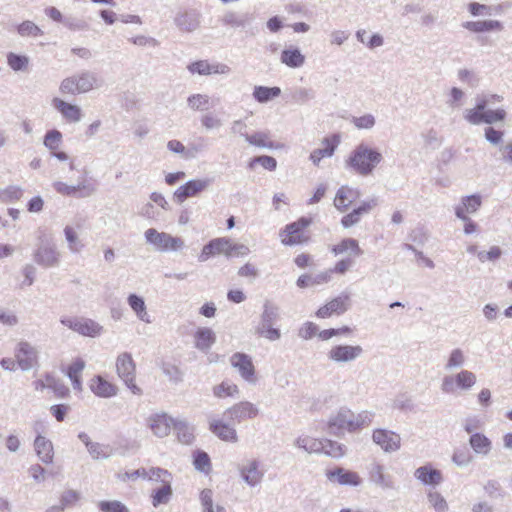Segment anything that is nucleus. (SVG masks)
<instances>
[{
  "label": "nucleus",
  "mask_w": 512,
  "mask_h": 512,
  "mask_svg": "<svg viewBox=\"0 0 512 512\" xmlns=\"http://www.w3.org/2000/svg\"><path fill=\"white\" fill-rule=\"evenodd\" d=\"M382 159V154L378 150L365 143H360L350 153L346 160V166L360 176H368L372 174Z\"/></svg>",
  "instance_id": "nucleus-1"
},
{
  "label": "nucleus",
  "mask_w": 512,
  "mask_h": 512,
  "mask_svg": "<svg viewBox=\"0 0 512 512\" xmlns=\"http://www.w3.org/2000/svg\"><path fill=\"white\" fill-rule=\"evenodd\" d=\"M98 87L96 74L89 70L81 71L62 80L59 90L63 94L78 95Z\"/></svg>",
  "instance_id": "nucleus-2"
},
{
  "label": "nucleus",
  "mask_w": 512,
  "mask_h": 512,
  "mask_svg": "<svg viewBox=\"0 0 512 512\" xmlns=\"http://www.w3.org/2000/svg\"><path fill=\"white\" fill-rule=\"evenodd\" d=\"M148 244L160 252L179 251L184 247V241L180 237H174L166 232H159L154 228H149L144 233Z\"/></svg>",
  "instance_id": "nucleus-3"
},
{
  "label": "nucleus",
  "mask_w": 512,
  "mask_h": 512,
  "mask_svg": "<svg viewBox=\"0 0 512 512\" xmlns=\"http://www.w3.org/2000/svg\"><path fill=\"white\" fill-rule=\"evenodd\" d=\"M61 253L54 242L49 239H41L33 253V260L44 268L57 267L60 264Z\"/></svg>",
  "instance_id": "nucleus-4"
},
{
  "label": "nucleus",
  "mask_w": 512,
  "mask_h": 512,
  "mask_svg": "<svg viewBox=\"0 0 512 512\" xmlns=\"http://www.w3.org/2000/svg\"><path fill=\"white\" fill-rule=\"evenodd\" d=\"M116 371L118 376L124 381L133 394H142L141 388L134 382L136 366L130 353L124 352L117 357Z\"/></svg>",
  "instance_id": "nucleus-5"
},
{
  "label": "nucleus",
  "mask_w": 512,
  "mask_h": 512,
  "mask_svg": "<svg viewBox=\"0 0 512 512\" xmlns=\"http://www.w3.org/2000/svg\"><path fill=\"white\" fill-rule=\"evenodd\" d=\"M15 360L22 371H29L39 364L38 348L28 341H20L15 348Z\"/></svg>",
  "instance_id": "nucleus-6"
},
{
  "label": "nucleus",
  "mask_w": 512,
  "mask_h": 512,
  "mask_svg": "<svg viewBox=\"0 0 512 512\" xmlns=\"http://www.w3.org/2000/svg\"><path fill=\"white\" fill-rule=\"evenodd\" d=\"M364 349L360 345L338 344L331 347L327 358L335 364L351 363L362 357Z\"/></svg>",
  "instance_id": "nucleus-7"
},
{
  "label": "nucleus",
  "mask_w": 512,
  "mask_h": 512,
  "mask_svg": "<svg viewBox=\"0 0 512 512\" xmlns=\"http://www.w3.org/2000/svg\"><path fill=\"white\" fill-rule=\"evenodd\" d=\"M311 224V219L301 217L296 222L286 225L283 233L286 237L281 239L282 244L286 246H293L301 244L306 241L304 237V229Z\"/></svg>",
  "instance_id": "nucleus-8"
},
{
  "label": "nucleus",
  "mask_w": 512,
  "mask_h": 512,
  "mask_svg": "<svg viewBox=\"0 0 512 512\" xmlns=\"http://www.w3.org/2000/svg\"><path fill=\"white\" fill-rule=\"evenodd\" d=\"M231 366L239 372L240 376L248 383L255 384V367L252 358L241 352H236L230 357Z\"/></svg>",
  "instance_id": "nucleus-9"
},
{
  "label": "nucleus",
  "mask_w": 512,
  "mask_h": 512,
  "mask_svg": "<svg viewBox=\"0 0 512 512\" xmlns=\"http://www.w3.org/2000/svg\"><path fill=\"white\" fill-rule=\"evenodd\" d=\"M224 415L229 420L240 423L244 420L256 418L259 415V408L249 401H240L226 409Z\"/></svg>",
  "instance_id": "nucleus-10"
},
{
  "label": "nucleus",
  "mask_w": 512,
  "mask_h": 512,
  "mask_svg": "<svg viewBox=\"0 0 512 512\" xmlns=\"http://www.w3.org/2000/svg\"><path fill=\"white\" fill-rule=\"evenodd\" d=\"M372 440L387 453L396 452L401 447L400 435L387 429H375L372 434Z\"/></svg>",
  "instance_id": "nucleus-11"
},
{
  "label": "nucleus",
  "mask_w": 512,
  "mask_h": 512,
  "mask_svg": "<svg viewBox=\"0 0 512 512\" xmlns=\"http://www.w3.org/2000/svg\"><path fill=\"white\" fill-rule=\"evenodd\" d=\"M353 412L349 409L342 408L337 414L331 416L328 421L329 432L335 435L344 433L345 431L353 432Z\"/></svg>",
  "instance_id": "nucleus-12"
},
{
  "label": "nucleus",
  "mask_w": 512,
  "mask_h": 512,
  "mask_svg": "<svg viewBox=\"0 0 512 512\" xmlns=\"http://www.w3.org/2000/svg\"><path fill=\"white\" fill-rule=\"evenodd\" d=\"M259 466V461L256 459L246 460L237 466L241 479L250 487L259 485L263 479L264 473Z\"/></svg>",
  "instance_id": "nucleus-13"
},
{
  "label": "nucleus",
  "mask_w": 512,
  "mask_h": 512,
  "mask_svg": "<svg viewBox=\"0 0 512 512\" xmlns=\"http://www.w3.org/2000/svg\"><path fill=\"white\" fill-rule=\"evenodd\" d=\"M350 307V295L348 293H341L338 297L332 299L324 306L320 307L316 316L318 318H328L333 314H343Z\"/></svg>",
  "instance_id": "nucleus-14"
},
{
  "label": "nucleus",
  "mask_w": 512,
  "mask_h": 512,
  "mask_svg": "<svg viewBox=\"0 0 512 512\" xmlns=\"http://www.w3.org/2000/svg\"><path fill=\"white\" fill-rule=\"evenodd\" d=\"M361 196L358 188L342 185L336 192L334 206L340 212H345Z\"/></svg>",
  "instance_id": "nucleus-15"
},
{
  "label": "nucleus",
  "mask_w": 512,
  "mask_h": 512,
  "mask_svg": "<svg viewBox=\"0 0 512 512\" xmlns=\"http://www.w3.org/2000/svg\"><path fill=\"white\" fill-rule=\"evenodd\" d=\"M173 421L174 418L163 412L150 415L147 424L156 437L163 438L169 435Z\"/></svg>",
  "instance_id": "nucleus-16"
},
{
  "label": "nucleus",
  "mask_w": 512,
  "mask_h": 512,
  "mask_svg": "<svg viewBox=\"0 0 512 512\" xmlns=\"http://www.w3.org/2000/svg\"><path fill=\"white\" fill-rule=\"evenodd\" d=\"M377 199L371 198L363 201L358 207L354 208L350 213L344 215L341 219V224L344 228H350L358 224L361 217L365 214L370 213L372 209L377 206Z\"/></svg>",
  "instance_id": "nucleus-17"
},
{
  "label": "nucleus",
  "mask_w": 512,
  "mask_h": 512,
  "mask_svg": "<svg viewBox=\"0 0 512 512\" xmlns=\"http://www.w3.org/2000/svg\"><path fill=\"white\" fill-rule=\"evenodd\" d=\"M414 477L421 484L433 487L440 485L444 480L442 472L430 463L418 467L414 471Z\"/></svg>",
  "instance_id": "nucleus-18"
},
{
  "label": "nucleus",
  "mask_w": 512,
  "mask_h": 512,
  "mask_svg": "<svg viewBox=\"0 0 512 512\" xmlns=\"http://www.w3.org/2000/svg\"><path fill=\"white\" fill-rule=\"evenodd\" d=\"M212 180L205 179H193L180 186L174 193L178 201L182 202L188 197L196 196L201 191L208 188Z\"/></svg>",
  "instance_id": "nucleus-19"
},
{
  "label": "nucleus",
  "mask_w": 512,
  "mask_h": 512,
  "mask_svg": "<svg viewBox=\"0 0 512 512\" xmlns=\"http://www.w3.org/2000/svg\"><path fill=\"white\" fill-rule=\"evenodd\" d=\"M326 477L330 482L343 486H358L361 484V479L356 472L348 471L340 467L327 470Z\"/></svg>",
  "instance_id": "nucleus-20"
},
{
  "label": "nucleus",
  "mask_w": 512,
  "mask_h": 512,
  "mask_svg": "<svg viewBox=\"0 0 512 512\" xmlns=\"http://www.w3.org/2000/svg\"><path fill=\"white\" fill-rule=\"evenodd\" d=\"M209 430L222 441L231 443L238 441L236 429L220 419L210 418Z\"/></svg>",
  "instance_id": "nucleus-21"
},
{
  "label": "nucleus",
  "mask_w": 512,
  "mask_h": 512,
  "mask_svg": "<svg viewBox=\"0 0 512 512\" xmlns=\"http://www.w3.org/2000/svg\"><path fill=\"white\" fill-rule=\"evenodd\" d=\"M462 27L472 33H485V32H502L504 30V24L500 20L486 19L477 21H466L462 24Z\"/></svg>",
  "instance_id": "nucleus-22"
},
{
  "label": "nucleus",
  "mask_w": 512,
  "mask_h": 512,
  "mask_svg": "<svg viewBox=\"0 0 512 512\" xmlns=\"http://www.w3.org/2000/svg\"><path fill=\"white\" fill-rule=\"evenodd\" d=\"M482 205V197L479 194L464 196L455 206V215L458 219H465L469 214L476 213Z\"/></svg>",
  "instance_id": "nucleus-23"
},
{
  "label": "nucleus",
  "mask_w": 512,
  "mask_h": 512,
  "mask_svg": "<svg viewBox=\"0 0 512 512\" xmlns=\"http://www.w3.org/2000/svg\"><path fill=\"white\" fill-rule=\"evenodd\" d=\"M219 254L225 255L227 258L231 257H244L250 253V249L245 244L234 243L230 238L220 237L217 238Z\"/></svg>",
  "instance_id": "nucleus-24"
},
{
  "label": "nucleus",
  "mask_w": 512,
  "mask_h": 512,
  "mask_svg": "<svg viewBox=\"0 0 512 512\" xmlns=\"http://www.w3.org/2000/svg\"><path fill=\"white\" fill-rule=\"evenodd\" d=\"M369 480L384 490L394 489L392 476L385 473L383 465L372 463L369 467Z\"/></svg>",
  "instance_id": "nucleus-25"
},
{
  "label": "nucleus",
  "mask_w": 512,
  "mask_h": 512,
  "mask_svg": "<svg viewBox=\"0 0 512 512\" xmlns=\"http://www.w3.org/2000/svg\"><path fill=\"white\" fill-rule=\"evenodd\" d=\"M52 105L66 121L72 123L81 121L83 115L79 106L67 103L60 98H54Z\"/></svg>",
  "instance_id": "nucleus-26"
},
{
  "label": "nucleus",
  "mask_w": 512,
  "mask_h": 512,
  "mask_svg": "<svg viewBox=\"0 0 512 512\" xmlns=\"http://www.w3.org/2000/svg\"><path fill=\"white\" fill-rule=\"evenodd\" d=\"M305 59L301 50L292 45L283 49L280 55L281 63L292 69L302 67L305 63Z\"/></svg>",
  "instance_id": "nucleus-27"
},
{
  "label": "nucleus",
  "mask_w": 512,
  "mask_h": 512,
  "mask_svg": "<svg viewBox=\"0 0 512 512\" xmlns=\"http://www.w3.org/2000/svg\"><path fill=\"white\" fill-rule=\"evenodd\" d=\"M34 448L37 456L44 464H51L53 462V444L46 437L38 434L34 440Z\"/></svg>",
  "instance_id": "nucleus-28"
},
{
  "label": "nucleus",
  "mask_w": 512,
  "mask_h": 512,
  "mask_svg": "<svg viewBox=\"0 0 512 512\" xmlns=\"http://www.w3.org/2000/svg\"><path fill=\"white\" fill-rule=\"evenodd\" d=\"M174 22L180 30L192 32L200 25V15L196 11L181 12L176 15Z\"/></svg>",
  "instance_id": "nucleus-29"
},
{
  "label": "nucleus",
  "mask_w": 512,
  "mask_h": 512,
  "mask_svg": "<svg viewBox=\"0 0 512 512\" xmlns=\"http://www.w3.org/2000/svg\"><path fill=\"white\" fill-rule=\"evenodd\" d=\"M322 143L325 145L323 148L315 149L310 154V160L317 166L323 158L331 157L334 154L339 144V138L334 135L332 138H324Z\"/></svg>",
  "instance_id": "nucleus-30"
},
{
  "label": "nucleus",
  "mask_w": 512,
  "mask_h": 512,
  "mask_svg": "<svg viewBox=\"0 0 512 512\" xmlns=\"http://www.w3.org/2000/svg\"><path fill=\"white\" fill-rule=\"evenodd\" d=\"M91 391L98 397L110 398L117 394V387L102 376H95L90 382Z\"/></svg>",
  "instance_id": "nucleus-31"
},
{
  "label": "nucleus",
  "mask_w": 512,
  "mask_h": 512,
  "mask_svg": "<svg viewBox=\"0 0 512 512\" xmlns=\"http://www.w3.org/2000/svg\"><path fill=\"white\" fill-rule=\"evenodd\" d=\"M506 118V111L504 109H487L481 114L472 113L470 121L472 125H479L481 123L494 124L499 121H503Z\"/></svg>",
  "instance_id": "nucleus-32"
},
{
  "label": "nucleus",
  "mask_w": 512,
  "mask_h": 512,
  "mask_svg": "<svg viewBox=\"0 0 512 512\" xmlns=\"http://www.w3.org/2000/svg\"><path fill=\"white\" fill-rule=\"evenodd\" d=\"M279 319V307L273 302L266 300L263 304V311L260 322L256 329H264L273 327Z\"/></svg>",
  "instance_id": "nucleus-33"
},
{
  "label": "nucleus",
  "mask_w": 512,
  "mask_h": 512,
  "mask_svg": "<svg viewBox=\"0 0 512 512\" xmlns=\"http://www.w3.org/2000/svg\"><path fill=\"white\" fill-rule=\"evenodd\" d=\"M180 443L189 445L194 440V427L185 419L176 418L172 425Z\"/></svg>",
  "instance_id": "nucleus-34"
},
{
  "label": "nucleus",
  "mask_w": 512,
  "mask_h": 512,
  "mask_svg": "<svg viewBox=\"0 0 512 512\" xmlns=\"http://www.w3.org/2000/svg\"><path fill=\"white\" fill-rule=\"evenodd\" d=\"M331 252L335 256L349 254L358 257L363 254V250L360 248L358 241L353 238L343 239L340 243L331 247Z\"/></svg>",
  "instance_id": "nucleus-35"
},
{
  "label": "nucleus",
  "mask_w": 512,
  "mask_h": 512,
  "mask_svg": "<svg viewBox=\"0 0 512 512\" xmlns=\"http://www.w3.org/2000/svg\"><path fill=\"white\" fill-rule=\"evenodd\" d=\"M469 445L477 455L487 456L492 450L491 440L479 432H475L470 436Z\"/></svg>",
  "instance_id": "nucleus-36"
},
{
  "label": "nucleus",
  "mask_w": 512,
  "mask_h": 512,
  "mask_svg": "<svg viewBox=\"0 0 512 512\" xmlns=\"http://www.w3.org/2000/svg\"><path fill=\"white\" fill-rule=\"evenodd\" d=\"M194 338L195 347L202 352H207L216 341L215 333L207 327L198 328Z\"/></svg>",
  "instance_id": "nucleus-37"
},
{
  "label": "nucleus",
  "mask_w": 512,
  "mask_h": 512,
  "mask_svg": "<svg viewBox=\"0 0 512 512\" xmlns=\"http://www.w3.org/2000/svg\"><path fill=\"white\" fill-rule=\"evenodd\" d=\"M75 332L82 336L94 338L102 334L103 326L92 319L80 317Z\"/></svg>",
  "instance_id": "nucleus-38"
},
{
  "label": "nucleus",
  "mask_w": 512,
  "mask_h": 512,
  "mask_svg": "<svg viewBox=\"0 0 512 512\" xmlns=\"http://www.w3.org/2000/svg\"><path fill=\"white\" fill-rule=\"evenodd\" d=\"M127 302L139 320L147 324L151 323L145 301L141 296L132 293L128 296Z\"/></svg>",
  "instance_id": "nucleus-39"
},
{
  "label": "nucleus",
  "mask_w": 512,
  "mask_h": 512,
  "mask_svg": "<svg viewBox=\"0 0 512 512\" xmlns=\"http://www.w3.org/2000/svg\"><path fill=\"white\" fill-rule=\"evenodd\" d=\"M322 440L308 435L299 436L295 439L294 446L309 454H319L323 451Z\"/></svg>",
  "instance_id": "nucleus-40"
},
{
  "label": "nucleus",
  "mask_w": 512,
  "mask_h": 512,
  "mask_svg": "<svg viewBox=\"0 0 512 512\" xmlns=\"http://www.w3.org/2000/svg\"><path fill=\"white\" fill-rule=\"evenodd\" d=\"M85 368V361L81 358L75 359L67 368L66 375L71 380L74 390H82L81 374Z\"/></svg>",
  "instance_id": "nucleus-41"
},
{
  "label": "nucleus",
  "mask_w": 512,
  "mask_h": 512,
  "mask_svg": "<svg viewBox=\"0 0 512 512\" xmlns=\"http://www.w3.org/2000/svg\"><path fill=\"white\" fill-rule=\"evenodd\" d=\"M173 495L172 481L167 479L159 488L153 490L151 494L152 505L158 507L162 504H167Z\"/></svg>",
  "instance_id": "nucleus-42"
},
{
  "label": "nucleus",
  "mask_w": 512,
  "mask_h": 512,
  "mask_svg": "<svg viewBox=\"0 0 512 512\" xmlns=\"http://www.w3.org/2000/svg\"><path fill=\"white\" fill-rule=\"evenodd\" d=\"M78 229H81V224H77L76 227L67 225L64 228V235L68 244V249L74 254L79 253L84 247V244L78 237Z\"/></svg>",
  "instance_id": "nucleus-43"
},
{
  "label": "nucleus",
  "mask_w": 512,
  "mask_h": 512,
  "mask_svg": "<svg viewBox=\"0 0 512 512\" xmlns=\"http://www.w3.org/2000/svg\"><path fill=\"white\" fill-rule=\"evenodd\" d=\"M281 89L279 87L255 86L253 90V98L259 103H267L272 99L280 96Z\"/></svg>",
  "instance_id": "nucleus-44"
},
{
  "label": "nucleus",
  "mask_w": 512,
  "mask_h": 512,
  "mask_svg": "<svg viewBox=\"0 0 512 512\" xmlns=\"http://www.w3.org/2000/svg\"><path fill=\"white\" fill-rule=\"evenodd\" d=\"M454 375L457 387L460 390L468 391L476 384L477 377L472 371L461 370Z\"/></svg>",
  "instance_id": "nucleus-45"
},
{
  "label": "nucleus",
  "mask_w": 512,
  "mask_h": 512,
  "mask_svg": "<svg viewBox=\"0 0 512 512\" xmlns=\"http://www.w3.org/2000/svg\"><path fill=\"white\" fill-rule=\"evenodd\" d=\"M93 460H107L113 455L110 445L93 442L87 449Z\"/></svg>",
  "instance_id": "nucleus-46"
},
{
  "label": "nucleus",
  "mask_w": 512,
  "mask_h": 512,
  "mask_svg": "<svg viewBox=\"0 0 512 512\" xmlns=\"http://www.w3.org/2000/svg\"><path fill=\"white\" fill-rule=\"evenodd\" d=\"M246 141L250 145L260 148L273 149L275 147L273 141L270 140L269 132H256L252 135L246 136Z\"/></svg>",
  "instance_id": "nucleus-47"
},
{
  "label": "nucleus",
  "mask_w": 512,
  "mask_h": 512,
  "mask_svg": "<svg viewBox=\"0 0 512 512\" xmlns=\"http://www.w3.org/2000/svg\"><path fill=\"white\" fill-rule=\"evenodd\" d=\"M239 394V388L236 384L230 383L228 381H223L222 383L215 385L213 387V395L216 398H226V397H235Z\"/></svg>",
  "instance_id": "nucleus-48"
},
{
  "label": "nucleus",
  "mask_w": 512,
  "mask_h": 512,
  "mask_svg": "<svg viewBox=\"0 0 512 512\" xmlns=\"http://www.w3.org/2000/svg\"><path fill=\"white\" fill-rule=\"evenodd\" d=\"M465 361L466 357L464 352L460 348H455L449 353L444 368L447 371L458 369L465 364Z\"/></svg>",
  "instance_id": "nucleus-49"
},
{
  "label": "nucleus",
  "mask_w": 512,
  "mask_h": 512,
  "mask_svg": "<svg viewBox=\"0 0 512 512\" xmlns=\"http://www.w3.org/2000/svg\"><path fill=\"white\" fill-rule=\"evenodd\" d=\"M193 464L197 471H200L204 474H209L212 466H211V460L209 455L202 451L197 450L193 455Z\"/></svg>",
  "instance_id": "nucleus-50"
},
{
  "label": "nucleus",
  "mask_w": 512,
  "mask_h": 512,
  "mask_svg": "<svg viewBox=\"0 0 512 512\" xmlns=\"http://www.w3.org/2000/svg\"><path fill=\"white\" fill-rule=\"evenodd\" d=\"M23 190L19 186L11 185L0 190V201L2 203H13L21 199Z\"/></svg>",
  "instance_id": "nucleus-51"
},
{
  "label": "nucleus",
  "mask_w": 512,
  "mask_h": 512,
  "mask_svg": "<svg viewBox=\"0 0 512 512\" xmlns=\"http://www.w3.org/2000/svg\"><path fill=\"white\" fill-rule=\"evenodd\" d=\"M427 499L430 506L436 512H447L449 510L446 499L437 491H429L427 493Z\"/></svg>",
  "instance_id": "nucleus-52"
},
{
  "label": "nucleus",
  "mask_w": 512,
  "mask_h": 512,
  "mask_svg": "<svg viewBox=\"0 0 512 512\" xmlns=\"http://www.w3.org/2000/svg\"><path fill=\"white\" fill-rule=\"evenodd\" d=\"M323 451L322 453L333 457L340 458L345 454V447L338 442L323 439L322 440Z\"/></svg>",
  "instance_id": "nucleus-53"
},
{
  "label": "nucleus",
  "mask_w": 512,
  "mask_h": 512,
  "mask_svg": "<svg viewBox=\"0 0 512 512\" xmlns=\"http://www.w3.org/2000/svg\"><path fill=\"white\" fill-rule=\"evenodd\" d=\"M17 32L22 37H38L43 35L41 28L30 20L23 21L19 24Z\"/></svg>",
  "instance_id": "nucleus-54"
},
{
  "label": "nucleus",
  "mask_w": 512,
  "mask_h": 512,
  "mask_svg": "<svg viewBox=\"0 0 512 512\" xmlns=\"http://www.w3.org/2000/svg\"><path fill=\"white\" fill-rule=\"evenodd\" d=\"M46 380L49 382V389L59 398H65L69 395V388L53 375L46 373Z\"/></svg>",
  "instance_id": "nucleus-55"
},
{
  "label": "nucleus",
  "mask_w": 512,
  "mask_h": 512,
  "mask_svg": "<svg viewBox=\"0 0 512 512\" xmlns=\"http://www.w3.org/2000/svg\"><path fill=\"white\" fill-rule=\"evenodd\" d=\"M222 22L230 27L239 28L245 27L248 19L246 15H241L236 12L229 11L223 16Z\"/></svg>",
  "instance_id": "nucleus-56"
},
{
  "label": "nucleus",
  "mask_w": 512,
  "mask_h": 512,
  "mask_svg": "<svg viewBox=\"0 0 512 512\" xmlns=\"http://www.w3.org/2000/svg\"><path fill=\"white\" fill-rule=\"evenodd\" d=\"M146 479L149 481L161 482L163 484L167 479L172 481V474L166 469L152 467L149 470H146Z\"/></svg>",
  "instance_id": "nucleus-57"
},
{
  "label": "nucleus",
  "mask_w": 512,
  "mask_h": 512,
  "mask_svg": "<svg viewBox=\"0 0 512 512\" xmlns=\"http://www.w3.org/2000/svg\"><path fill=\"white\" fill-rule=\"evenodd\" d=\"M62 143V133L56 129L49 130L45 136L43 144L50 151L57 150Z\"/></svg>",
  "instance_id": "nucleus-58"
},
{
  "label": "nucleus",
  "mask_w": 512,
  "mask_h": 512,
  "mask_svg": "<svg viewBox=\"0 0 512 512\" xmlns=\"http://www.w3.org/2000/svg\"><path fill=\"white\" fill-rule=\"evenodd\" d=\"M188 106L196 111L206 110L209 107V97L204 94H194L187 99Z\"/></svg>",
  "instance_id": "nucleus-59"
},
{
  "label": "nucleus",
  "mask_w": 512,
  "mask_h": 512,
  "mask_svg": "<svg viewBox=\"0 0 512 512\" xmlns=\"http://www.w3.org/2000/svg\"><path fill=\"white\" fill-rule=\"evenodd\" d=\"M19 323L20 319L14 311L0 307V324L8 328H13Z\"/></svg>",
  "instance_id": "nucleus-60"
},
{
  "label": "nucleus",
  "mask_w": 512,
  "mask_h": 512,
  "mask_svg": "<svg viewBox=\"0 0 512 512\" xmlns=\"http://www.w3.org/2000/svg\"><path fill=\"white\" fill-rule=\"evenodd\" d=\"M7 62L12 70L22 71L27 68L29 59H28V57L23 56V55L9 53L7 56Z\"/></svg>",
  "instance_id": "nucleus-61"
},
{
  "label": "nucleus",
  "mask_w": 512,
  "mask_h": 512,
  "mask_svg": "<svg viewBox=\"0 0 512 512\" xmlns=\"http://www.w3.org/2000/svg\"><path fill=\"white\" fill-rule=\"evenodd\" d=\"M207 149V140L204 137H197L187 147V159L195 158L199 153Z\"/></svg>",
  "instance_id": "nucleus-62"
},
{
  "label": "nucleus",
  "mask_w": 512,
  "mask_h": 512,
  "mask_svg": "<svg viewBox=\"0 0 512 512\" xmlns=\"http://www.w3.org/2000/svg\"><path fill=\"white\" fill-rule=\"evenodd\" d=\"M394 408L404 411V412H412L415 410V404L412 398L406 394H401L394 399L393 402Z\"/></svg>",
  "instance_id": "nucleus-63"
},
{
  "label": "nucleus",
  "mask_w": 512,
  "mask_h": 512,
  "mask_svg": "<svg viewBox=\"0 0 512 512\" xmlns=\"http://www.w3.org/2000/svg\"><path fill=\"white\" fill-rule=\"evenodd\" d=\"M102 512H129V509L120 501H100L98 504Z\"/></svg>",
  "instance_id": "nucleus-64"
}]
</instances>
